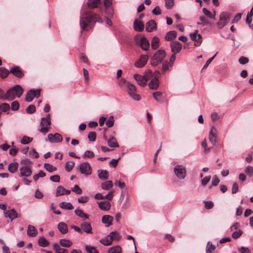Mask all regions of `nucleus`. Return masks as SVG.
Listing matches in <instances>:
<instances>
[{
	"label": "nucleus",
	"instance_id": "1",
	"mask_svg": "<svg viewBox=\"0 0 253 253\" xmlns=\"http://www.w3.org/2000/svg\"><path fill=\"white\" fill-rule=\"evenodd\" d=\"M96 22L102 23L103 20L98 14L89 11L82 16L80 20V25L83 30H85L88 26Z\"/></svg>",
	"mask_w": 253,
	"mask_h": 253
},
{
	"label": "nucleus",
	"instance_id": "2",
	"mask_svg": "<svg viewBox=\"0 0 253 253\" xmlns=\"http://www.w3.org/2000/svg\"><path fill=\"white\" fill-rule=\"evenodd\" d=\"M23 89L20 85H15L6 91V100L11 101L15 99V95L14 92H16V95L19 98L23 93Z\"/></svg>",
	"mask_w": 253,
	"mask_h": 253
},
{
	"label": "nucleus",
	"instance_id": "3",
	"mask_svg": "<svg viewBox=\"0 0 253 253\" xmlns=\"http://www.w3.org/2000/svg\"><path fill=\"white\" fill-rule=\"evenodd\" d=\"M152 76L153 72L150 70H148L143 76L139 74H134L133 78L139 85L144 86L146 85L148 80H150Z\"/></svg>",
	"mask_w": 253,
	"mask_h": 253
},
{
	"label": "nucleus",
	"instance_id": "4",
	"mask_svg": "<svg viewBox=\"0 0 253 253\" xmlns=\"http://www.w3.org/2000/svg\"><path fill=\"white\" fill-rule=\"evenodd\" d=\"M51 124L50 114L47 115L45 117H42L40 123L41 128L39 131L43 134H46L50 130Z\"/></svg>",
	"mask_w": 253,
	"mask_h": 253
},
{
	"label": "nucleus",
	"instance_id": "5",
	"mask_svg": "<svg viewBox=\"0 0 253 253\" xmlns=\"http://www.w3.org/2000/svg\"><path fill=\"white\" fill-rule=\"evenodd\" d=\"M166 56L165 50L160 49L158 50L152 56L151 59V64L153 66H156L160 63L162 62L164 57Z\"/></svg>",
	"mask_w": 253,
	"mask_h": 253
},
{
	"label": "nucleus",
	"instance_id": "6",
	"mask_svg": "<svg viewBox=\"0 0 253 253\" xmlns=\"http://www.w3.org/2000/svg\"><path fill=\"white\" fill-rule=\"evenodd\" d=\"M230 20V14L227 12H222L220 14L219 20L217 25L219 28H223Z\"/></svg>",
	"mask_w": 253,
	"mask_h": 253
},
{
	"label": "nucleus",
	"instance_id": "7",
	"mask_svg": "<svg viewBox=\"0 0 253 253\" xmlns=\"http://www.w3.org/2000/svg\"><path fill=\"white\" fill-rule=\"evenodd\" d=\"M128 89V93L134 100L139 101L140 100V96L139 94L136 93V86L130 83H127L126 85Z\"/></svg>",
	"mask_w": 253,
	"mask_h": 253
},
{
	"label": "nucleus",
	"instance_id": "8",
	"mask_svg": "<svg viewBox=\"0 0 253 253\" xmlns=\"http://www.w3.org/2000/svg\"><path fill=\"white\" fill-rule=\"evenodd\" d=\"M174 172L179 179H184L186 176V168L182 165H176L174 168Z\"/></svg>",
	"mask_w": 253,
	"mask_h": 253
},
{
	"label": "nucleus",
	"instance_id": "9",
	"mask_svg": "<svg viewBox=\"0 0 253 253\" xmlns=\"http://www.w3.org/2000/svg\"><path fill=\"white\" fill-rule=\"evenodd\" d=\"M41 89L30 90L27 93L25 100L27 102H31L34 97L38 98L40 96Z\"/></svg>",
	"mask_w": 253,
	"mask_h": 253
},
{
	"label": "nucleus",
	"instance_id": "10",
	"mask_svg": "<svg viewBox=\"0 0 253 253\" xmlns=\"http://www.w3.org/2000/svg\"><path fill=\"white\" fill-rule=\"evenodd\" d=\"M80 170L81 173L84 175H90L92 172L91 166L87 162L83 163L80 165Z\"/></svg>",
	"mask_w": 253,
	"mask_h": 253
},
{
	"label": "nucleus",
	"instance_id": "11",
	"mask_svg": "<svg viewBox=\"0 0 253 253\" xmlns=\"http://www.w3.org/2000/svg\"><path fill=\"white\" fill-rule=\"evenodd\" d=\"M171 51L173 53L177 54L182 48L181 43L178 41H172L170 43Z\"/></svg>",
	"mask_w": 253,
	"mask_h": 253
},
{
	"label": "nucleus",
	"instance_id": "12",
	"mask_svg": "<svg viewBox=\"0 0 253 253\" xmlns=\"http://www.w3.org/2000/svg\"><path fill=\"white\" fill-rule=\"evenodd\" d=\"M47 138L51 143L60 142L63 140L62 135L58 133H55L54 134L49 133L47 135Z\"/></svg>",
	"mask_w": 253,
	"mask_h": 253
},
{
	"label": "nucleus",
	"instance_id": "13",
	"mask_svg": "<svg viewBox=\"0 0 253 253\" xmlns=\"http://www.w3.org/2000/svg\"><path fill=\"white\" fill-rule=\"evenodd\" d=\"M148 60V56L147 55H141L139 58L135 62L134 66L137 68L144 67Z\"/></svg>",
	"mask_w": 253,
	"mask_h": 253
},
{
	"label": "nucleus",
	"instance_id": "14",
	"mask_svg": "<svg viewBox=\"0 0 253 253\" xmlns=\"http://www.w3.org/2000/svg\"><path fill=\"white\" fill-rule=\"evenodd\" d=\"M217 130L213 126L211 127V130L209 132V140L210 141L213 145H215L216 143V135Z\"/></svg>",
	"mask_w": 253,
	"mask_h": 253
},
{
	"label": "nucleus",
	"instance_id": "15",
	"mask_svg": "<svg viewBox=\"0 0 253 253\" xmlns=\"http://www.w3.org/2000/svg\"><path fill=\"white\" fill-rule=\"evenodd\" d=\"M19 176L22 177H29L32 175V170L28 167L24 166L20 168Z\"/></svg>",
	"mask_w": 253,
	"mask_h": 253
},
{
	"label": "nucleus",
	"instance_id": "16",
	"mask_svg": "<svg viewBox=\"0 0 253 253\" xmlns=\"http://www.w3.org/2000/svg\"><path fill=\"white\" fill-rule=\"evenodd\" d=\"M198 30H196L193 33L190 34V37L192 40L195 41V45L199 46L202 43V36L198 34Z\"/></svg>",
	"mask_w": 253,
	"mask_h": 253
},
{
	"label": "nucleus",
	"instance_id": "17",
	"mask_svg": "<svg viewBox=\"0 0 253 253\" xmlns=\"http://www.w3.org/2000/svg\"><path fill=\"white\" fill-rule=\"evenodd\" d=\"M10 73L15 77L21 78L24 76V74L19 66H14L10 70Z\"/></svg>",
	"mask_w": 253,
	"mask_h": 253
},
{
	"label": "nucleus",
	"instance_id": "18",
	"mask_svg": "<svg viewBox=\"0 0 253 253\" xmlns=\"http://www.w3.org/2000/svg\"><path fill=\"white\" fill-rule=\"evenodd\" d=\"M81 227L83 231L87 234H91L92 227L89 222L86 221L83 222L81 224Z\"/></svg>",
	"mask_w": 253,
	"mask_h": 253
},
{
	"label": "nucleus",
	"instance_id": "19",
	"mask_svg": "<svg viewBox=\"0 0 253 253\" xmlns=\"http://www.w3.org/2000/svg\"><path fill=\"white\" fill-rule=\"evenodd\" d=\"M139 45L143 50H147L150 47L149 42L144 37H142L140 39Z\"/></svg>",
	"mask_w": 253,
	"mask_h": 253
},
{
	"label": "nucleus",
	"instance_id": "20",
	"mask_svg": "<svg viewBox=\"0 0 253 253\" xmlns=\"http://www.w3.org/2000/svg\"><path fill=\"white\" fill-rule=\"evenodd\" d=\"M99 208L102 211H107L111 208V204L108 201L97 202Z\"/></svg>",
	"mask_w": 253,
	"mask_h": 253
},
{
	"label": "nucleus",
	"instance_id": "21",
	"mask_svg": "<svg viewBox=\"0 0 253 253\" xmlns=\"http://www.w3.org/2000/svg\"><path fill=\"white\" fill-rule=\"evenodd\" d=\"M113 217L110 215H105L102 217V222L105 224V226L108 227L112 224Z\"/></svg>",
	"mask_w": 253,
	"mask_h": 253
},
{
	"label": "nucleus",
	"instance_id": "22",
	"mask_svg": "<svg viewBox=\"0 0 253 253\" xmlns=\"http://www.w3.org/2000/svg\"><path fill=\"white\" fill-rule=\"evenodd\" d=\"M87 4L90 9L99 7L101 4V0H88Z\"/></svg>",
	"mask_w": 253,
	"mask_h": 253
},
{
	"label": "nucleus",
	"instance_id": "23",
	"mask_svg": "<svg viewBox=\"0 0 253 253\" xmlns=\"http://www.w3.org/2000/svg\"><path fill=\"white\" fill-rule=\"evenodd\" d=\"M57 228L59 232L63 234H65L68 232V228L67 224L64 222H60L58 224Z\"/></svg>",
	"mask_w": 253,
	"mask_h": 253
},
{
	"label": "nucleus",
	"instance_id": "24",
	"mask_svg": "<svg viewBox=\"0 0 253 253\" xmlns=\"http://www.w3.org/2000/svg\"><path fill=\"white\" fill-rule=\"evenodd\" d=\"M4 214L5 217H9L11 220L18 216L17 212L14 209L5 211Z\"/></svg>",
	"mask_w": 253,
	"mask_h": 253
},
{
	"label": "nucleus",
	"instance_id": "25",
	"mask_svg": "<svg viewBox=\"0 0 253 253\" xmlns=\"http://www.w3.org/2000/svg\"><path fill=\"white\" fill-rule=\"evenodd\" d=\"M133 27L135 31L138 32H142L144 28L143 23L137 19H135L133 22Z\"/></svg>",
	"mask_w": 253,
	"mask_h": 253
},
{
	"label": "nucleus",
	"instance_id": "26",
	"mask_svg": "<svg viewBox=\"0 0 253 253\" xmlns=\"http://www.w3.org/2000/svg\"><path fill=\"white\" fill-rule=\"evenodd\" d=\"M156 29V23L154 20H151L146 24V30L148 32H151Z\"/></svg>",
	"mask_w": 253,
	"mask_h": 253
},
{
	"label": "nucleus",
	"instance_id": "27",
	"mask_svg": "<svg viewBox=\"0 0 253 253\" xmlns=\"http://www.w3.org/2000/svg\"><path fill=\"white\" fill-rule=\"evenodd\" d=\"M38 234L36 227L33 225H29L27 229V235L30 237H35Z\"/></svg>",
	"mask_w": 253,
	"mask_h": 253
},
{
	"label": "nucleus",
	"instance_id": "28",
	"mask_svg": "<svg viewBox=\"0 0 253 253\" xmlns=\"http://www.w3.org/2000/svg\"><path fill=\"white\" fill-rule=\"evenodd\" d=\"M177 33L175 31H170L167 33L165 36V39L167 41H172L176 38Z\"/></svg>",
	"mask_w": 253,
	"mask_h": 253
},
{
	"label": "nucleus",
	"instance_id": "29",
	"mask_svg": "<svg viewBox=\"0 0 253 253\" xmlns=\"http://www.w3.org/2000/svg\"><path fill=\"white\" fill-rule=\"evenodd\" d=\"M74 212L78 216L83 219H88L89 218L88 215L79 208L76 209Z\"/></svg>",
	"mask_w": 253,
	"mask_h": 253
},
{
	"label": "nucleus",
	"instance_id": "30",
	"mask_svg": "<svg viewBox=\"0 0 253 253\" xmlns=\"http://www.w3.org/2000/svg\"><path fill=\"white\" fill-rule=\"evenodd\" d=\"M159 80L157 78H154L149 83V86L151 89L156 90L159 87Z\"/></svg>",
	"mask_w": 253,
	"mask_h": 253
},
{
	"label": "nucleus",
	"instance_id": "31",
	"mask_svg": "<svg viewBox=\"0 0 253 253\" xmlns=\"http://www.w3.org/2000/svg\"><path fill=\"white\" fill-rule=\"evenodd\" d=\"M53 247L55 251V253H68V251L67 249L61 248L60 245L56 243L53 244Z\"/></svg>",
	"mask_w": 253,
	"mask_h": 253
},
{
	"label": "nucleus",
	"instance_id": "32",
	"mask_svg": "<svg viewBox=\"0 0 253 253\" xmlns=\"http://www.w3.org/2000/svg\"><path fill=\"white\" fill-rule=\"evenodd\" d=\"M199 19L200 22H197L198 25H201L202 26L211 25V23L209 20L204 16L200 17Z\"/></svg>",
	"mask_w": 253,
	"mask_h": 253
},
{
	"label": "nucleus",
	"instance_id": "33",
	"mask_svg": "<svg viewBox=\"0 0 253 253\" xmlns=\"http://www.w3.org/2000/svg\"><path fill=\"white\" fill-rule=\"evenodd\" d=\"M18 168V163L17 162H13L10 163L8 167V170L11 173L15 172Z\"/></svg>",
	"mask_w": 253,
	"mask_h": 253
},
{
	"label": "nucleus",
	"instance_id": "34",
	"mask_svg": "<svg viewBox=\"0 0 253 253\" xmlns=\"http://www.w3.org/2000/svg\"><path fill=\"white\" fill-rule=\"evenodd\" d=\"M59 243L62 247L65 248L70 247L73 245V243L71 241L66 239H61Z\"/></svg>",
	"mask_w": 253,
	"mask_h": 253
},
{
	"label": "nucleus",
	"instance_id": "35",
	"mask_svg": "<svg viewBox=\"0 0 253 253\" xmlns=\"http://www.w3.org/2000/svg\"><path fill=\"white\" fill-rule=\"evenodd\" d=\"M153 96L155 100L158 102H162L163 100V94L160 91H156L153 93Z\"/></svg>",
	"mask_w": 253,
	"mask_h": 253
},
{
	"label": "nucleus",
	"instance_id": "36",
	"mask_svg": "<svg viewBox=\"0 0 253 253\" xmlns=\"http://www.w3.org/2000/svg\"><path fill=\"white\" fill-rule=\"evenodd\" d=\"M59 207L63 209L69 210H72L74 208V207L71 203L65 202H62L60 203L59 204Z\"/></svg>",
	"mask_w": 253,
	"mask_h": 253
},
{
	"label": "nucleus",
	"instance_id": "37",
	"mask_svg": "<svg viewBox=\"0 0 253 253\" xmlns=\"http://www.w3.org/2000/svg\"><path fill=\"white\" fill-rule=\"evenodd\" d=\"M108 145L111 147H118L119 146L117 139L114 137H112L108 140Z\"/></svg>",
	"mask_w": 253,
	"mask_h": 253
},
{
	"label": "nucleus",
	"instance_id": "38",
	"mask_svg": "<svg viewBox=\"0 0 253 253\" xmlns=\"http://www.w3.org/2000/svg\"><path fill=\"white\" fill-rule=\"evenodd\" d=\"M110 239L112 240V242L113 240L119 241L120 240L121 237L119 233L116 231H113L110 233L109 234Z\"/></svg>",
	"mask_w": 253,
	"mask_h": 253
},
{
	"label": "nucleus",
	"instance_id": "39",
	"mask_svg": "<svg viewBox=\"0 0 253 253\" xmlns=\"http://www.w3.org/2000/svg\"><path fill=\"white\" fill-rule=\"evenodd\" d=\"M98 176L99 178L102 179H106L108 178V172L106 170H98Z\"/></svg>",
	"mask_w": 253,
	"mask_h": 253
},
{
	"label": "nucleus",
	"instance_id": "40",
	"mask_svg": "<svg viewBox=\"0 0 253 253\" xmlns=\"http://www.w3.org/2000/svg\"><path fill=\"white\" fill-rule=\"evenodd\" d=\"M38 243L39 246L42 247H46L49 244V242L43 237H40Z\"/></svg>",
	"mask_w": 253,
	"mask_h": 253
},
{
	"label": "nucleus",
	"instance_id": "41",
	"mask_svg": "<svg viewBox=\"0 0 253 253\" xmlns=\"http://www.w3.org/2000/svg\"><path fill=\"white\" fill-rule=\"evenodd\" d=\"M113 187V182L111 180L106 181L101 184V188L104 190H109Z\"/></svg>",
	"mask_w": 253,
	"mask_h": 253
},
{
	"label": "nucleus",
	"instance_id": "42",
	"mask_svg": "<svg viewBox=\"0 0 253 253\" xmlns=\"http://www.w3.org/2000/svg\"><path fill=\"white\" fill-rule=\"evenodd\" d=\"M216 246L212 244L211 242H208L206 246V253H212L215 250Z\"/></svg>",
	"mask_w": 253,
	"mask_h": 253
},
{
	"label": "nucleus",
	"instance_id": "43",
	"mask_svg": "<svg viewBox=\"0 0 253 253\" xmlns=\"http://www.w3.org/2000/svg\"><path fill=\"white\" fill-rule=\"evenodd\" d=\"M159 39L157 37H154L152 38L151 41V47L152 49H156L159 47Z\"/></svg>",
	"mask_w": 253,
	"mask_h": 253
},
{
	"label": "nucleus",
	"instance_id": "44",
	"mask_svg": "<svg viewBox=\"0 0 253 253\" xmlns=\"http://www.w3.org/2000/svg\"><path fill=\"white\" fill-rule=\"evenodd\" d=\"M108 253H121L122 252V248L119 246H116L110 248L108 249Z\"/></svg>",
	"mask_w": 253,
	"mask_h": 253
},
{
	"label": "nucleus",
	"instance_id": "45",
	"mask_svg": "<svg viewBox=\"0 0 253 253\" xmlns=\"http://www.w3.org/2000/svg\"><path fill=\"white\" fill-rule=\"evenodd\" d=\"M99 241L105 246H109L112 243V240L110 239L109 235H108L104 238L100 239Z\"/></svg>",
	"mask_w": 253,
	"mask_h": 253
},
{
	"label": "nucleus",
	"instance_id": "46",
	"mask_svg": "<svg viewBox=\"0 0 253 253\" xmlns=\"http://www.w3.org/2000/svg\"><path fill=\"white\" fill-rule=\"evenodd\" d=\"M44 168L47 171L49 172H52L57 170L56 167L49 163H45L44 164Z\"/></svg>",
	"mask_w": 253,
	"mask_h": 253
},
{
	"label": "nucleus",
	"instance_id": "47",
	"mask_svg": "<svg viewBox=\"0 0 253 253\" xmlns=\"http://www.w3.org/2000/svg\"><path fill=\"white\" fill-rule=\"evenodd\" d=\"M75 166V163L73 161H69L65 164V169L67 172H70Z\"/></svg>",
	"mask_w": 253,
	"mask_h": 253
},
{
	"label": "nucleus",
	"instance_id": "48",
	"mask_svg": "<svg viewBox=\"0 0 253 253\" xmlns=\"http://www.w3.org/2000/svg\"><path fill=\"white\" fill-rule=\"evenodd\" d=\"M10 71L4 68H0V77L2 79L7 77Z\"/></svg>",
	"mask_w": 253,
	"mask_h": 253
},
{
	"label": "nucleus",
	"instance_id": "49",
	"mask_svg": "<svg viewBox=\"0 0 253 253\" xmlns=\"http://www.w3.org/2000/svg\"><path fill=\"white\" fill-rule=\"evenodd\" d=\"M65 188L62 186H59L57 187L56 196L57 197L64 195Z\"/></svg>",
	"mask_w": 253,
	"mask_h": 253
},
{
	"label": "nucleus",
	"instance_id": "50",
	"mask_svg": "<svg viewBox=\"0 0 253 253\" xmlns=\"http://www.w3.org/2000/svg\"><path fill=\"white\" fill-rule=\"evenodd\" d=\"M85 248L88 253H99L98 251L94 247L90 245H86Z\"/></svg>",
	"mask_w": 253,
	"mask_h": 253
},
{
	"label": "nucleus",
	"instance_id": "51",
	"mask_svg": "<svg viewBox=\"0 0 253 253\" xmlns=\"http://www.w3.org/2000/svg\"><path fill=\"white\" fill-rule=\"evenodd\" d=\"M95 155L94 153L90 150H86L83 155V158H93L94 157Z\"/></svg>",
	"mask_w": 253,
	"mask_h": 253
},
{
	"label": "nucleus",
	"instance_id": "52",
	"mask_svg": "<svg viewBox=\"0 0 253 253\" xmlns=\"http://www.w3.org/2000/svg\"><path fill=\"white\" fill-rule=\"evenodd\" d=\"M203 13L209 18L214 19V15H212V13L207 8L204 7L202 9Z\"/></svg>",
	"mask_w": 253,
	"mask_h": 253
},
{
	"label": "nucleus",
	"instance_id": "53",
	"mask_svg": "<svg viewBox=\"0 0 253 253\" xmlns=\"http://www.w3.org/2000/svg\"><path fill=\"white\" fill-rule=\"evenodd\" d=\"M10 108V105L6 103H2L0 105V110L4 112L9 111Z\"/></svg>",
	"mask_w": 253,
	"mask_h": 253
},
{
	"label": "nucleus",
	"instance_id": "54",
	"mask_svg": "<svg viewBox=\"0 0 253 253\" xmlns=\"http://www.w3.org/2000/svg\"><path fill=\"white\" fill-rule=\"evenodd\" d=\"M33 140L32 138L24 136L21 140L20 142L23 144H27L30 143Z\"/></svg>",
	"mask_w": 253,
	"mask_h": 253
},
{
	"label": "nucleus",
	"instance_id": "55",
	"mask_svg": "<svg viewBox=\"0 0 253 253\" xmlns=\"http://www.w3.org/2000/svg\"><path fill=\"white\" fill-rule=\"evenodd\" d=\"M114 117L113 116H110L109 117V118L106 121V125L108 127H111L113 126L114 125Z\"/></svg>",
	"mask_w": 253,
	"mask_h": 253
},
{
	"label": "nucleus",
	"instance_id": "56",
	"mask_svg": "<svg viewBox=\"0 0 253 253\" xmlns=\"http://www.w3.org/2000/svg\"><path fill=\"white\" fill-rule=\"evenodd\" d=\"M72 191L78 195H81L83 193L82 189L77 185H75L74 187L72 188Z\"/></svg>",
	"mask_w": 253,
	"mask_h": 253
},
{
	"label": "nucleus",
	"instance_id": "57",
	"mask_svg": "<svg viewBox=\"0 0 253 253\" xmlns=\"http://www.w3.org/2000/svg\"><path fill=\"white\" fill-rule=\"evenodd\" d=\"M172 63H170L169 62H168V61H165L163 64V68L162 70L163 72H166L167 71H168L169 67H172Z\"/></svg>",
	"mask_w": 253,
	"mask_h": 253
},
{
	"label": "nucleus",
	"instance_id": "58",
	"mask_svg": "<svg viewBox=\"0 0 253 253\" xmlns=\"http://www.w3.org/2000/svg\"><path fill=\"white\" fill-rule=\"evenodd\" d=\"M165 6L167 9H171L174 5V0H165Z\"/></svg>",
	"mask_w": 253,
	"mask_h": 253
},
{
	"label": "nucleus",
	"instance_id": "59",
	"mask_svg": "<svg viewBox=\"0 0 253 253\" xmlns=\"http://www.w3.org/2000/svg\"><path fill=\"white\" fill-rule=\"evenodd\" d=\"M242 231L241 230H239L237 231L233 232L232 234V237L233 239H237L242 235Z\"/></svg>",
	"mask_w": 253,
	"mask_h": 253
},
{
	"label": "nucleus",
	"instance_id": "60",
	"mask_svg": "<svg viewBox=\"0 0 253 253\" xmlns=\"http://www.w3.org/2000/svg\"><path fill=\"white\" fill-rule=\"evenodd\" d=\"M28 114H33L36 111V107L34 105H30L26 109Z\"/></svg>",
	"mask_w": 253,
	"mask_h": 253
},
{
	"label": "nucleus",
	"instance_id": "61",
	"mask_svg": "<svg viewBox=\"0 0 253 253\" xmlns=\"http://www.w3.org/2000/svg\"><path fill=\"white\" fill-rule=\"evenodd\" d=\"M19 103L17 101H14L11 103V110L12 111H17L19 109Z\"/></svg>",
	"mask_w": 253,
	"mask_h": 253
},
{
	"label": "nucleus",
	"instance_id": "62",
	"mask_svg": "<svg viewBox=\"0 0 253 253\" xmlns=\"http://www.w3.org/2000/svg\"><path fill=\"white\" fill-rule=\"evenodd\" d=\"M245 172L248 175H252L253 174V167L248 166L245 169Z\"/></svg>",
	"mask_w": 253,
	"mask_h": 253
},
{
	"label": "nucleus",
	"instance_id": "63",
	"mask_svg": "<svg viewBox=\"0 0 253 253\" xmlns=\"http://www.w3.org/2000/svg\"><path fill=\"white\" fill-rule=\"evenodd\" d=\"M88 138L90 141H94L96 140V133L94 131H91L88 134Z\"/></svg>",
	"mask_w": 253,
	"mask_h": 253
},
{
	"label": "nucleus",
	"instance_id": "64",
	"mask_svg": "<svg viewBox=\"0 0 253 253\" xmlns=\"http://www.w3.org/2000/svg\"><path fill=\"white\" fill-rule=\"evenodd\" d=\"M238 251L241 253H251V251L248 248L244 247L239 248Z\"/></svg>",
	"mask_w": 253,
	"mask_h": 253
}]
</instances>
